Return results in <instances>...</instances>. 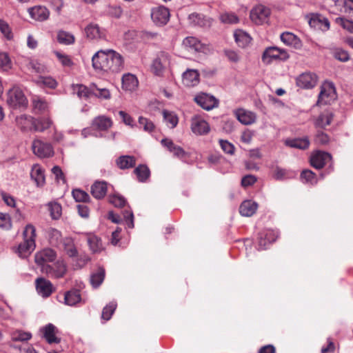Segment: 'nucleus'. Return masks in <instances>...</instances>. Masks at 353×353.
I'll use <instances>...</instances> for the list:
<instances>
[{"mask_svg":"<svg viewBox=\"0 0 353 353\" xmlns=\"http://www.w3.org/2000/svg\"><path fill=\"white\" fill-rule=\"evenodd\" d=\"M41 271L50 278L59 279L65 275L67 267L63 261L58 260L52 265H43Z\"/></svg>","mask_w":353,"mask_h":353,"instance_id":"f257e3e1","label":"nucleus"},{"mask_svg":"<svg viewBox=\"0 0 353 353\" xmlns=\"http://www.w3.org/2000/svg\"><path fill=\"white\" fill-rule=\"evenodd\" d=\"M107 66L105 72H119L121 71L124 66L123 59L122 56L114 50H110L107 60Z\"/></svg>","mask_w":353,"mask_h":353,"instance_id":"f03ea898","label":"nucleus"},{"mask_svg":"<svg viewBox=\"0 0 353 353\" xmlns=\"http://www.w3.org/2000/svg\"><path fill=\"white\" fill-rule=\"evenodd\" d=\"M7 102L11 107L17 108L26 106L28 101L22 90L17 87H14L8 93Z\"/></svg>","mask_w":353,"mask_h":353,"instance_id":"7ed1b4c3","label":"nucleus"},{"mask_svg":"<svg viewBox=\"0 0 353 353\" xmlns=\"http://www.w3.org/2000/svg\"><path fill=\"white\" fill-rule=\"evenodd\" d=\"M33 153L39 158H48L52 157L54 150L52 146L39 139H35L32 144Z\"/></svg>","mask_w":353,"mask_h":353,"instance_id":"20e7f679","label":"nucleus"},{"mask_svg":"<svg viewBox=\"0 0 353 353\" xmlns=\"http://www.w3.org/2000/svg\"><path fill=\"white\" fill-rule=\"evenodd\" d=\"M289 55L284 50L276 47L268 48L263 52L262 61L266 64H270L274 59L286 60Z\"/></svg>","mask_w":353,"mask_h":353,"instance_id":"39448f33","label":"nucleus"},{"mask_svg":"<svg viewBox=\"0 0 353 353\" xmlns=\"http://www.w3.org/2000/svg\"><path fill=\"white\" fill-rule=\"evenodd\" d=\"M170 17V10L165 6H159L152 9V20L158 26H163L167 24Z\"/></svg>","mask_w":353,"mask_h":353,"instance_id":"423d86ee","label":"nucleus"},{"mask_svg":"<svg viewBox=\"0 0 353 353\" xmlns=\"http://www.w3.org/2000/svg\"><path fill=\"white\" fill-rule=\"evenodd\" d=\"M270 14L269 8L263 5H259L251 10L250 19L256 24H261L268 19Z\"/></svg>","mask_w":353,"mask_h":353,"instance_id":"0eeeda50","label":"nucleus"},{"mask_svg":"<svg viewBox=\"0 0 353 353\" xmlns=\"http://www.w3.org/2000/svg\"><path fill=\"white\" fill-rule=\"evenodd\" d=\"M196 103L202 108L210 110L218 106L219 101L213 96L207 94H201L194 98Z\"/></svg>","mask_w":353,"mask_h":353,"instance_id":"6e6552de","label":"nucleus"},{"mask_svg":"<svg viewBox=\"0 0 353 353\" xmlns=\"http://www.w3.org/2000/svg\"><path fill=\"white\" fill-rule=\"evenodd\" d=\"M332 159L331 155L326 152L316 151L310 157V164L316 169H321Z\"/></svg>","mask_w":353,"mask_h":353,"instance_id":"1a4fd4ad","label":"nucleus"},{"mask_svg":"<svg viewBox=\"0 0 353 353\" xmlns=\"http://www.w3.org/2000/svg\"><path fill=\"white\" fill-rule=\"evenodd\" d=\"M191 130L196 134L203 135L209 132L210 126L203 118L194 116L191 120Z\"/></svg>","mask_w":353,"mask_h":353,"instance_id":"9d476101","label":"nucleus"},{"mask_svg":"<svg viewBox=\"0 0 353 353\" xmlns=\"http://www.w3.org/2000/svg\"><path fill=\"white\" fill-rule=\"evenodd\" d=\"M109 50H99L92 57V66L95 70H103L105 72L107 66V60L108 57Z\"/></svg>","mask_w":353,"mask_h":353,"instance_id":"9b49d317","label":"nucleus"},{"mask_svg":"<svg viewBox=\"0 0 353 353\" xmlns=\"http://www.w3.org/2000/svg\"><path fill=\"white\" fill-rule=\"evenodd\" d=\"M35 284L38 294L43 297H48L54 290L52 283L44 278L37 279Z\"/></svg>","mask_w":353,"mask_h":353,"instance_id":"f8f14e48","label":"nucleus"},{"mask_svg":"<svg viewBox=\"0 0 353 353\" xmlns=\"http://www.w3.org/2000/svg\"><path fill=\"white\" fill-rule=\"evenodd\" d=\"M56 258L55 252L50 248H46L35 254V262L41 265H46V262L53 261Z\"/></svg>","mask_w":353,"mask_h":353,"instance_id":"ddd939ff","label":"nucleus"},{"mask_svg":"<svg viewBox=\"0 0 353 353\" xmlns=\"http://www.w3.org/2000/svg\"><path fill=\"white\" fill-rule=\"evenodd\" d=\"M161 145L166 148L169 152L173 154V155L177 158H183L186 157V152L180 146L176 145L170 139H163L161 141Z\"/></svg>","mask_w":353,"mask_h":353,"instance_id":"4468645a","label":"nucleus"},{"mask_svg":"<svg viewBox=\"0 0 353 353\" xmlns=\"http://www.w3.org/2000/svg\"><path fill=\"white\" fill-rule=\"evenodd\" d=\"M316 83V75L310 72L303 73L296 79V85L302 88H313Z\"/></svg>","mask_w":353,"mask_h":353,"instance_id":"2eb2a0df","label":"nucleus"},{"mask_svg":"<svg viewBox=\"0 0 353 353\" xmlns=\"http://www.w3.org/2000/svg\"><path fill=\"white\" fill-rule=\"evenodd\" d=\"M183 46L185 48L195 52H205L207 49L206 46L194 37H185L183 41Z\"/></svg>","mask_w":353,"mask_h":353,"instance_id":"dca6fc26","label":"nucleus"},{"mask_svg":"<svg viewBox=\"0 0 353 353\" xmlns=\"http://www.w3.org/2000/svg\"><path fill=\"white\" fill-rule=\"evenodd\" d=\"M64 249L69 256L77 257V263L74 265L77 268H82L90 261V258L88 256H81L80 258L77 256V250L74 247V244H64Z\"/></svg>","mask_w":353,"mask_h":353,"instance_id":"f3484780","label":"nucleus"},{"mask_svg":"<svg viewBox=\"0 0 353 353\" xmlns=\"http://www.w3.org/2000/svg\"><path fill=\"white\" fill-rule=\"evenodd\" d=\"M235 115L239 122L244 125H251L256 121V116L253 112L245 109H238L235 111Z\"/></svg>","mask_w":353,"mask_h":353,"instance_id":"a211bd4d","label":"nucleus"},{"mask_svg":"<svg viewBox=\"0 0 353 353\" xmlns=\"http://www.w3.org/2000/svg\"><path fill=\"white\" fill-rule=\"evenodd\" d=\"M122 89L125 91L132 92L135 90L139 85V81L135 75L127 73L123 75L122 79Z\"/></svg>","mask_w":353,"mask_h":353,"instance_id":"6ab92c4d","label":"nucleus"},{"mask_svg":"<svg viewBox=\"0 0 353 353\" xmlns=\"http://www.w3.org/2000/svg\"><path fill=\"white\" fill-rule=\"evenodd\" d=\"M17 126L23 132L32 130L34 125V119L29 115L22 114L16 118Z\"/></svg>","mask_w":353,"mask_h":353,"instance_id":"aec40b11","label":"nucleus"},{"mask_svg":"<svg viewBox=\"0 0 353 353\" xmlns=\"http://www.w3.org/2000/svg\"><path fill=\"white\" fill-rule=\"evenodd\" d=\"M334 87L330 84H325L322 86L319 93L318 103L321 104L330 103V99L334 98Z\"/></svg>","mask_w":353,"mask_h":353,"instance_id":"412c9836","label":"nucleus"},{"mask_svg":"<svg viewBox=\"0 0 353 353\" xmlns=\"http://www.w3.org/2000/svg\"><path fill=\"white\" fill-rule=\"evenodd\" d=\"M190 24L192 26H198L200 27H210L212 24V20L206 18L203 14L199 13H192L188 16Z\"/></svg>","mask_w":353,"mask_h":353,"instance_id":"4be33fe9","label":"nucleus"},{"mask_svg":"<svg viewBox=\"0 0 353 353\" xmlns=\"http://www.w3.org/2000/svg\"><path fill=\"white\" fill-rule=\"evenodd\" d=\"M28 12L32 19L40 21L46 20L50 14L46 7L40 6L29 8Z\"/></svg>","mask_w":353,"mask_h":353,"instance_id":"5701e85b","label":"nucleus"},{"mask_svg":"<svg viewBox=\"0 0 353 353\" xmlns=\"http://www.w3.org/2000/svg\"><path fill=\"white\" fill-rule=\"evenodd\" d=\"M199 82V74L196 70H187L183 74V83L188 87H192Z\"/></svg>","mask_w":353,"mask_h":353,"instance_id":"b1692460","label":"nucleus"},{"mask_svg":"<svg viewBox=\"0 0 353 353\" xmlns=\"http://www.w3.org/2000/svg\"><path fill=\"white\" fill-rule=\"evenodd\" d=\"M258 208V203L252 200H245L239 207V212L242 216H251L255 214Z\"/></svg>","mask_w":353,"mask_h":353,"instance_id":"393cba45","label":"nucleus"},{"mask_svg":"<svg viewBox=\"0 0 353 353\" xmlns=\"http://www.w3.org/2000/svg\"><path fill=\"white\" fill-rule=\"evenodd\" d=\"M108 184L106 182L96 181L91 186V194L94 198L101 199L106 194Z\"/></svg>","mask_w":353,"mask_h":353,"instance_id":"a878e982","label":"nucleus"},{"mask_svg":"<svg viewBox=\"0 0 353 353\" xmlns=\"http://www.w3.org/2000/svg\"><path fill=\"white\" fill-rule=\"evenodd\" d=\"M92 127L99 130H107L112 125V121L105 116H99L92 121Z\"/></svg>","mask_w":353,"mask_h":353,"instance_id":"bb28decb","label":"nucleus"},{"mask_svg":"<svg viewBox=\"0 0 353 353\" xmlns=\"http://www.w3.org/2000/svg\"><path fill=\"white\" fill-rule=\"evenodd\" d=\"M334 118V114L331 110H327L323 112L315 121L316 127L325 128L331 124Z\"/></svg>","mask_w":353,"mask_h":353,"instance_id":"cd10ccee","label":"nucleus"},{"mask_svg":"<svg viewBox=\"0 0 353 353\" xmlns=\"http://www.w3.org/2000/svg\"><path fill=\"white\" fill-rule=\"evenodd\" d=\"M281 39L285 44L292 46L296 49L301 47V40L293 33L289 32H283L281 35Z\"/></svg>","mask_w":353,"mask_h":353,"instance_id":"c85d7f7f","label":"nucleus"},{"mask_svg":"<svg viewBox=\"0 0 353 353\" xmlns=\"http://www.w3.org/2000/svg\"><path fill=\"white\" fill-rule=\"evenodd\" d=\"M309 24L311 27L320 29L322 31H326L330 28L328 19L321 16H316L311 18L309 21Z\"/></svg>","mask_w":353,"mask_h":353,"instance_id":"c756f323","label":"nucleus"},{"mask_svg":"<svg viewBox=\"0 0 353 353\" xmlns=\"http://www.w3.org/2000/svg\"><path fill=\"white\" fill-rule=\"evenodd\" d=\"M81 301L80 292L77 290H71L65 293L64 303L65 305L74 306Z\"/></svg>","mask_w":353,"mask_h":353,"instance_id":"7c9ffc66","label":"nucleus"},{"mask_svg":"<svg viewBox=\"0 0 353 353\" xmlns=\"http://www.w3.org/2000/svg\"><path fill=\"white\" fill-rule=\"evenodd\" d=\"M105 269L102 267H99L96 271L90 274V283L94 288H97L103 283L105 279Z\"/></svg>","mask_w":353,"mask_h":353,"instance_id":"2f4dec72","label":"nucleus"},{"mask_svg":"<svg viewBox=\"0 0 353 353\" xmlns=\"http://www.w3.org/2000/svg\"><path fill=\"white\" fill-rule=\"evenodd\" d=\"M36 244H18L12 248V250L21 258L28 257L35 249Z\"/></svg>","mask_w":353,"mask_h":353,"instance_id":"473e14b6","label":"nucleus"},{"mask_svg":"<svg viewBox=\"0 0 353 353\" xmlns=\"http://www.w3.org/2000/svg\"><path fill=\"white\" fill-rule=\"evenodd\" d=\"M116 163L121 170L129 169L136 165V159L133 156H121L117 159Z\"/></svg>","mask_w":353,"mask_h":353,"instance_id":"72a5a7b5","label":"nucleus"},{"mask_svg":"<svg viewBox=\"0 0 353 353\" xmlns=\"http://www.w3.org/2000/svg\"><path fill=\"white\" fill-rule=\"evenodd\" d=\"M259 240L265 241L266 243H274L279 238V232L276 230L268 229L259 233Z\"/></svg>","mask_w":353,"mask_h":353,"instance_id":"f704fd0d","label":"nucleus"},{"mask_svg":"<svg viewBox=\"0 0 353 353\" xmlns=\"http://www.w3.org/2000/svg\"><path fill=\"white\" fill-rule=\"evenodd\" d=\"M56 327L54 325L49 323L42 328L43 336L49 343H58L60 340L55 336Z\"/></svg>","mask_w":353,"mask_h":353,"instance_id":"c9c22d12","label":"nucleus"},{"mask_svg":"<svg viewBox=\"0 0 353 353\" xmlns=\"http://www.w3.org/2000/svg\"><path fill=\"white\" fill-rule=\"evenodd\" d=\"M234 36L236 43L241 48H245L248 46L252 40L250 35L241 30H236L234 32Z\"/></svg>","mask_w":353,"mask_h":353,"instance_id":"e433bc0d","label":"nucleus"},{"mask_svg":"<svg viewBox=\"0 0 353 353\" xmlns=\"http://www.w3.org/2000/svg\"><path fill=\"white\" fill-rule=\"evenodd\" d=\"M285 145L291 148L305 150L310 145V141L307 137L288 139L285 141Z\"/></svg>","mask_w":353,"mask_h":353,"instance_id":"4c0bfd02","label":"nucleus"},{"mask_svg":"<svg viewBox=\"0 0 353 353\" xmlns=\"http://www.w3.org/2000/svg\"><path fill=\"white\" fill-rule=\"evenodd\" d=\"M91 93L101 99L108 100L111 98V93L108 89L99 88L95 83L91 84Z\"/></svg>","mask_w":353,"mask_h":353,"instance_id":"58836bf2","label":"nucleus"},{"mask_svg":"<svg viewBox=\"0 0 353 353\" xmlns=\"http://www.w3.org/2000/svg\"><path fill=\"white\" fill-rule=\"evenodd\" d=\"M86 36L90 39H98L103 36L99 26L97 24L90 23L85 28Z\"/></svg>","mask_w":353,"mask_h":353,"instance_id":"ea45409f","label":"nucleus"},{"mask_svg":"<svg viewBox=\"0 0 353 353\" xmlns=\"http://www.w3.org/2000/svg\"><path fill=\"white\" fill-rule=\"evenodd\" d=\"M134 172L137 176L140 182H145L150 177V172L149 168L145 165H139L137 166Z\"/></svg>","mask_w":353,"mask_h":353,"instance_id":"a19ab883","label":"nucleus"},{"mask_svg":"<svg viewBox=\"0 0 353 353\" xmlns=\"http://www.w3.org/2000/svg\"><path fill=\"white\" fill-rule=\"evenodd\" d=\"M52 121L49 118H41L39 119H34V125L33 130L37 132H43L48 129Z\"/></svg>","mask_w":353,"mask_h":353,"instance_id":"79ce46f5","label":"nucleus"},{"mask_svg":"<svg viewBox=\"0 0 353 353\" xmlns=\"http://www.w3.org/2000/svg\"><path fill=\"white\" fill-rule=\"evenodd\" d=\"M163 116L164 121L170 128H174L177 125L179 119L174 112L164 110Z\"/></svg>","mask_w":353,"mask_h":353,"instance_id":"37998d69","label":"nucleus"},{"mask_svg":"<svg viewBox=\"0 0 353 353\" xmlns=\"http://www.w3.org/2000/svg\"><path fill=\"white\" fill-rule=\"evenodd\" d=\"M31 177L37 185H43L45 183V176L43 170L39 165H34L31 172Z\"/></svg>","mask_w":353,"mask_h":353,"instance_id":"c03bdc74","label":"nucleus"},{"mask_svg":"<svg viewBox=\"0 0 353 353\" xmlns=\"http://www.w3.org/2000/svg\"><path fill=\"white\" fill-rule=\"evenodd\" d=\"M73 92L76 94L79 98H88L91 93V85L90 88L82 84H77L72 86Z\"/></svg>","mask_w":353,"mask_h":353,"instance_id":"a18cd8bd","label":"nucleus"},{"mask_svg":"<svg viewBox=\"0 0 353 353\" xmlns=\"http://www.w3.org/2000/svg\"><path fill=\"white\" fill-rule=\"evenodd\" d=\"M24 243H35L36 230L32 225H27L23 230Z\"/></svg>","mask_w":353,"mask_h":353,"instance_id":"49530a36","label":"nucleus"},{"mask_svg":"<svg viewBox=\"0 0 353 353\" xmlns=\"http://www.w3.org/2000/svg\"><path fill=\"white\" fill-rule=\"evenodd\" d=\"M35 81L39 85H43L51 89H54L57 85V81L51 77L40 76Z\"/></svg>","mask_w":353,"mask_h":353,"instance_id":"de8ad7c7","label":"nucleus"},{"mask_svg":"<svg viewBox=\"0 0 353 353\" xmlns=\"http://www.w3.org/2000/svg\"><path fill=\"white\" fill-rule=\"evenodd\" d=\"M117 304L115 301H112L109 304L106 305L102 310V319L106 321H109L111 319L112 314H114L117 308Z\"/></svg>","mask_w":353,"mask_h":353,"instance_id":"09e8293b","label":"nucleus"},{"mask_svg":"<svg viewBox=\"0 0 353 353\" xmlns=\"http://www.w3.org/2000/svg\"><path fill=\"white\" fill-rule=\"evenodd\" d=\"M32 104L34 109L40 113L45 112L48 108V103L46 100L38 96H34L32 98Z\"/></svg>","mask_w":353,"mask_h":353,"instance_id":"8fccbe9b","label":"nucleus"},{"mask_svg":"<svg viewBox=\"0 0 353 353\" xmlns=\"http://www.w3.org/2000/svg\"><path fill=\"white\" fill-rule=\"evenodd\" d=\"M57 40L61 44L70 45L74 42V37L65 31H59L57 34Z\"/></svg>","mask_w":353,"mask_h":353,"instance_id":"3c124183","label":"nucleus"},{"mask_svg":"<svg viewBox=\"0 0 353 353\" xmlns=\"http://www.w3.org/2000/svg\"><path fill=\"white\" fill-rule=\"evenodd\" d=\"M219 19L225 24H236L239 21L238 17L233 12L222 13L219 16Z\"/></svg>","mask_w":353,"mask_h":353,"instance_id":"603ef678","label":"nucleus"},{"mask_svg":"<svg viewBox=\"0 0 353 353\" xmlns=\"http://www.w3.org/2000/svg\"><path fill=\"white\" fill-rule=\"evenodd\" d=\"M48 205L52 219H59L61 216L62 208L61 205L57 202H50Z\"/></svg>","mask_w":353,"mask_h":353,"instance_id":"864d4df0","label":"nucleus"},{"mask_svg":"<svg viewBox=\"0 0 353 353\" xmlns=\"http://www.w3.org/2000/svg\"><path fill=\"white\" fill-rule=\"evenodd\" d=\"M301 178L304 182L314 185L317 183L318 179L314 172L310 170H305L301 173Z\"/></svg>","mask_w":353,"mask_h":353,"instance_id":"5fc2aeb1","label":"nucleus"},{"mask_svg":"<svg viewBox=\"0 0 353 353\" xmlns=\"http://www.w3.org/2000/svg\"><path fill=\"white\" fill-rule=\"evenodd\" d=\"M12 68V61L6 52H0V70L8 71Z\"/></svg>","mask_w":353,"mask_h":353,"instance_id":"6e6d98bb","label":"nucleus"},{"mask_svg":"<svg viewBox=\"0 0 353 353\" xmlns=\"http://www.w3.org/2000/svg\"><path fill=\"white\" fill-rule=\"evenodd\" d=\"M139 124L140 128H142L143 130L147 132H152L155 128L152 121L143 117H140L139 118Z\"/></svg>","mask_w":353,"mask_h":353,"instance_id":"4d7b16f0","label":"nucleus"},{"mask_svg":"<svg viewBox=\"0 0 353 353\" xmlns=\"http://www.w3.org/2000/svg\"><path fill=\"white\" fill-rule=\"evenodd\" d=\"M0 31L8 40H11L13 38L9 24L2 19H0Z\"/></svg>","mask_w":353,"mask_h":353,"instance_id":"13d9d810","label":"nucleus"},{"mask_svg":"<svg viewBox=\"0 0 353 353\" xmlns=\"http://www.w3.org/2000/svg\"><path fill=\"white\" fill-rule=\"evenodd\" d=\"M72 193L74 199L77 202H88L90 200L89 194L81 190H74Z\"/></svg>","mask_w":353,"mask_h":353,"instance_id":"bf43d9fd","label":"nucleus"},{"mask_svg":"<svg viewBox=\"0 0 353 353\" xmlns=\"http://www.w3.org/2000/svg\"><path fill=\"white\" fill-rule=\"evenodd\" d=\"M32 335L29 332L17 330L12 334V339L14 341H26L30 339Z\"/></svg>","mask_w":353,"mask_h":353,"instance_id":"052dcab7","label":"nucleus"},{"mask_svg":"<svg viewBox=\"0 0 353 353\" xmlns=\"http://www.w3.org/2000/svg\"><path fill=\"white\" fill-rule=\"evenodd\" d=\"M109 202L117 208H122L125 205L126 201L119 194H113L109 196Z\"/></svg>","mask_w":353,"mask_h":353,"instance_id":"680f3d73","label":"nucleus"},{"mask_svg":"<svg viewBox=\"0 0 353 353\" xmlns=\"http://www.w3.org/2000/svg\"><path fill=\"white\" fill-rule=\"evenodd\" d=\"M0 228L9 230L12 228L10 216L8 214L0 212Z\"/></svg>","mask_w":353,"mask_h":353,"instance_id":"e2e57ef3","label":"nucleus"},{"mask_svg":"<svg viewBox=\"0 0 353 353\" xmlns=\"http://www.w3.org/2000/svg\"><path fill=\"white\" fill-rule=\"evenodd\" d=\"M54 54L63 66L70 67L73 65V61L68 55L57 51Z\"/></svg>","mask_w":353,"mask_h":353,"instance_id":"0e129e2a","label":"nucleus"},{"mask_svg":"<svg viewBox=\"0 0 353 353\" xmlns=\"http://www.w3.org/2000/svg\"><path fill=\"white\" fill-rule=\"evenodd\" d=\"M336 23L342 26L345 30H347L351 33H353V21L346 19L343 17H338L336 19Z\"/></svg>","mask_w":353,"mask_h":353,"instance_id":"69168bd1","label":"nucleus"},{"mask_svg":"<svg viewBox=\"0 0 353 353\" xmlns=\"http://www.w3.org/2000/svg\"><path fill=\"white\" fill-rule=\"evenodd\" d=\"M108 15L115 18H120L123 14V10L119 6H108L106 10Z\"/></svg>","mask_w":353,"mask_h":353,"instance_id":"338daca9","label":"nucleus"},{"mask_svg":"<svg viewBox=\"0 0 353 353\" xmlns=\"http://www.w3.org/2000/svg\"><path fill=\"white\" fill-rule=\"evenodd\" d=\"M314 142L320 145H326L330 142V137L322 131H319L314 139Z\"/></svg>","mask_w":353,"mask_h":353,"instance_id":"774afa93","label":"nucleus"}]
</instances>
